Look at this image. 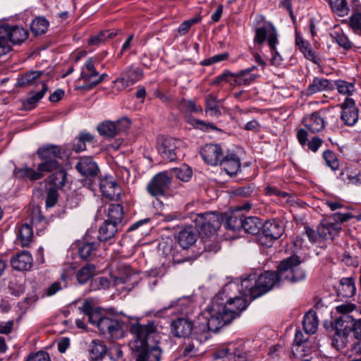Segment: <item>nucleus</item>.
I'll use <instances>...</instances> for the list:
<instances>
[{
    "mask_svg": "<svg viewBox=\"0 0 361 361\" xmlns=\"http://www.w3.org/2000/svg\"><path fill=\"white\" fill-rule=\"evenodd\" d=\"M340 178L348 185H357L360 182L359 173L349 169H345L341 172Z\"/></svg>",
    "mask_w": 361,
    "mask_h": 361,
    "instance_id": "09e8293b",
    "label": "nucleus"
},
{
    "mask_svg": "<svg viewBox=\"0 0 361 361\" xmlns=\"http://www.w3.org/2000/svg\"><path fill=\"white\" fill-rule=\"evenodd\" d=\"M44 74L42 71H30L25 73L18 78L17 85L20 87L36 85Z\"/></svg>",
    "mask_w": 361,
    "mask_h": 361,
    "instance_id": "bb28decb",
    "label": "nucleus"
},
{
    "mask_svg": "<svg viewBox=\"0 0 361 361\" xmlns=\"http://www.w3.org/2000/svg\"><path fill=\"white\" fill-rule=\"evenodd\" d=\"M29 33L24 27L18 25L4 24L0 26V39H6L8 42L20 44L28 37Z\"/></svg>",
    "mask_w": 361,
    "mask_h": 361,
    "instance_id": "f8f14e48",
    "label": "nucleus"
},
{
    "mask_svg": "<svg viewBox=\"0 0 361 361\" xmlns=\"http://www.w3.org/2000/svg\"><path fill=\"white\" fill-rule=\"evenodd\" d=\"M108 75L106 73L99 74L94 67V61L89 58L81 68L78 80H83L85 85L78 87L79 90H90L100 84Z\"/></svg>",
    "mask_w": 361,
    "mask_h": 361,
    "instance_id": "0eeeda50",
    "label": "nucleus"
},
{
    "mask_svg": "<svg viewBox=\"0 0 361 361\" xmlns=\"http://www.w3.org/2000/svg\"><path fill=\"white\" fill-rule=\"evenodd\" d=\"M235 79V73H231L228 70H225L221 74L216 76L213 81L214 84H219L221 82H227L231 85H234Z\"/></svg>",
    "mask_w": 361,
    "mask_h": 361,
    "instance_id": "052dcab7",
    "label": "nucleus"
},
{
    "mask_svg": "<svg viewBox=\"0 0 361 361\" xmlns=\"http://www.w3.org/2000/svg\"><path fill=\"white\" fill-rule=\"evenodd\" d=\"M318 324V319L315 312L310 311L304 316L302 325L307 335L314 334L317 331Z\"/></svg>",
    "mask_w": 361,
    "mask_h": 361,
    "instance_id": "473e14b6",
    "label": "nucleus"
},
{
    "mask_svg": "<svg viewBox=\"0 0 361 361\" xmlns=\"http://www.w3.org/2000/svg\"><path fill=\"white\" fill-rule=\"evenodd\" d=\"M333 42H336L341 47L345 49H349L352 47V43L343 32L340 31H333L330 34Z\"/></svg>",
    "mask_w": 361,
    "mask_h": 361,
    "instance_id": "3c124183",
    "label": "nucleus"
},
{
    "mask_svg": "<svg viewBox=\"0 0 361 361\" xmlns=\"http://www.w3.org/2000/svg\"><path fill=\"white\" fill-rule=\"evenodd\" d=\"M340 230L341 228L338 225L324 221L318 226L317 233L319 237L324 240H333Z\"/></svg>",
    "mask_w": 361,
    "mask_h": 361,
    "instance_id": "a878e982",
    "label": "nucleus"
},
{
    "mask_svg": "<svg viewBox=\"0 0 361 361\" xmlns=\"http://www.w3.org/2000/svg\"><path fill=\"white\" fill-rule=\"evenodd\" d=\"M42 90L36 93L31 92L26 101L23 102V106L26 110L34 109L38 102L44 97L48 91V87L45 82L42 83Z\"/></svg>",
    "mask_w": 361,
    "mask_h": 361,
    "instance_id": "2f4dec72",
    "label": "nucleus"
},
{
    "mask_svg": "<svg viewBox=\"0 0 361 361\" xmlns=\"http://www.w3.org/2000/svg\"><path fill=\"white\" fill-rule=\"evenodd\" d=\"M196 230L192 226H185L178 234L177 239L179 245L183 249H188L197 240Z\"/></svg>",
    "mask_w": 361,
    "mask_h": 361,
    "instance_id": "5701e85b",
    "label": "nucleus"
},
{
    "mask_svg": "<svg viewBox=\"0 0 361 361\" xmlns=\"http://www.w3.org/2000/svg\"><path fill=\"white\" fill-rule=\"evenodd\" d=\"M123 217V207L118 204H110L108 208V219L106 221L116 225L120 224Z\"/></svg>",
    "mask_w": 361,
    "mask_h": 361,
    "instance_id": "58836bf2",
    "label": "nucleus"
},
{
    "mask_svg": "<svg viewBox=\"0 0 361 361\" xmlns=\"http://www.w3.org/2000/svg\"><path fill=\"white\" fill-rule=\"evenodd\" d=\"M335 84L340 94L350 95L355 92V85L352 82L339 80L335 81Z\"/></svg>",
    "mask_w": 361,
    "mask_h": 361,
    "instance_id": "bf43d9fd",
    "label": "nucleus"
},
{
    "mask_svg": "<svg viewBox=\"0 0 361 361\" xmlns=\"http://www.w3.org/2000/svg\"><path fill=\"white\" fill-rule=\"evenodd\" d=\"M180 110L185 114V120L192 126L201 130H207L209 128L216 129L212 124L206 123L204 121L191 118L190 114L202 113L203 109L195 101L183 99L179 104Z\"/></svg>",
    "mask_w": 361,
    "mask_h": 361,
    "instance_id": "9d476101",
    "label": "nucleus"
},
{
    "mask_svg": "<svg viewBox=\"0 0 361 361\" xmlns=\"http://www.w3.org/2000/svg\"><path fill=\"white\" fill-rule=\"evenodd\" d=\"M332 85L331 82L322 78H315L308 87V92L310 94H314L319 92H322L332 89Z\"/></svg>",
    "mask_w": 361,
    "mask_h": 361,
    "instance_id": "c9c22d12",
    "label": "nucleus"
},
{
    "mask_svg": "<svg viewBox=\"0 0 361 361\" xmlns=\"http://www.w3.org/2000/svg\"><path fill=\"white\" fill-rule=\"evenodd\" d=\"M284 231L282 225L276 221H267L263 225L262 233L260 235L261 244L270 247L274 240L279 238Z\"/></svg>",
    "mask_w": 361,
    "mask_h": 361,
    "instance_id": "4468645a",
    "label": "nucleus"
},
{
    "mask_svg": "<svg viewBox=\"0 0 361 361\" xmlns=\"http://www.w3.org/2000/svg\"><path fill=\"white\" fill-rule=\"evenodd\" d=\"M79 310L88 317L90 323L97 325L103 335L114 339L123 337V323L115 316H102L100 310L94 306L92 298L85 299Z\"/></svg>",
    "mask_w": 361,
    "mask_h": 361,
    "instance_id": "20e7f679",
    "label": "nucleus"
},
{
    "mask_svg": "<svg viewBox=\"0 0 361 361\" xmlns=\"http://www.w3.org/2000/svg\"><path fill=\"white\" fill-rule=\"evenodd\" d=\"M300 264L299 257L293 255L281 262L277 267V271H267L257 277L256 276L255 283L258 292H255V295L260 297L269 291L274 286L279 285L282 281L290 283L304 281L306 274Z\"/></svg>",
    "mask_w": 361,
    "mask_h": 361,
    "instance_id": "7ed1b4c3",
    "label": "nucleus"
},
{
    "mask_svg": "<svg viewBox=\"0 0 361 361\" xmlns=\"http://www.w3.org/2000/svg\"><path fill=\"white\" fill-rule=\"evenodd\" d=\"M32 257L28 251L16 253L11 259V267L18 271H27L32 266Z\"/></svg>",
    "mask_w": 361,
    "mask_h": 361,
    "instance_id": "4be33fe9",
    "label": "nucleus"
},
{
    "mask_svg": "<svg viewBox=\"0 0 361 361\" xmlns=\"http://www.w3.org/2000/svg\"><path fill=\"white\" fill-rule=\"evenodd\" d=\"M99 188L103 196L111 200H116L121 195V187L112 177H104L101 179Z\"/></svg>",
    "mask_w": 361,
    "mask_h": 361,
    "instance_id": "6ab92c4d",
    "label": "nucleus"
},
{
    "mask_svg": "<svg viewBox=\"0 0 361 361\" xmlns=\"http://www.w3.org/2000/svg\"><path fill=\"white\" fill-rule=\"evenodd\" d=\"M66 176V171L62 168L51 173L49 177V183L52 185L50 188H55L56 190L61 188L65 185Z\"/></svg>",
    "mask_w": 361,
    "mask_h": 361,
    "instance_id": "79ce46f5",
    "label": "nucleus"
},
{
    "mask_svg": "<svg viewBox=\"0 0 361 361\" xmlns=\"http://www.w3.org/2000/svg\"><path fill=\"white\" fill-rule=\"evenodd\" d=\"M130 332L133 335V339L129 345L135 361L161 360L162 350L157 345L159 334L154 322L146 324L138 322L132 324Z\"/></svg>",
    "mask_w": 361,
    "mask_h": 361,
    "instance_id": "f03ea898",
    "label": "nucleus"
},
{
    "mask_svg": "<svg viewBox=\"0 0 361 361\" xmlns=\"http://www.w3.org/2000/svg\"><path fill=\"white\" fill-rule=\"evenodd\" d=\"M159 251H161L162 255L165 257H173L174 250L173 249L172 240H170L169 242L163 241L160 243L159 245Z\"/></svg>",
    "mask_w": 361,
    "mask_h": 361,
    "instance_id": "774afa93",
    "label": "nucleus"
},
{
    "mask_svg": "<svg viewBox=\"0 0 361 361\" xmlns=\"http://www.w3.org/2000/svg\"><path fill=\"white\" fill-rule=\"evenodd\" d=\"M348 334L343 332H336L332 336V345L337 350L343 349L348 343Z\"/></svg>",
    "mask_w": 361,
    "mask_h": 361,
    "instance_id": "6e6d98bb",
    "label": "nucleus"
},
{
    "mask_svg": "<svg viewBox=\"0 0 361 361\" xmlns=\"http://www.w3.org/2000/svg\"><path fill=\"white\" fill-rule=\"evenodd\" d=\"M57 190L55 188H49L46 197V206L47 207H52L56 204L58 200Z\"/></svg>",
    "mask_w": 361,
    "mask_h": 361,
    "instance_id": "338daca9",
    "label": "nucleus"
},
{
    "mask_svg": "<svg viewBox=\"0 0 361 361\" xmlns=\"http://www.w3.org/2000/svg\"><path fill=\"white\" fill-rule=\"evenodd\" d=\"M116 35V32L114 30H105L101 32L98 35L91 37L89 39V44L92 45H95L108 39H111Z\"/></svg>",
    "mask_w": 361,
    "mask_h": 361,
    "instance_id": "680f3d73",
    "label": "nucleus"
},
{
    "mask_svg": "<svg viewBox=\"0 0 361 361\" xmlns=\"http://www.w3.org/2000/svg\"><path fill=\"white\" fill-rule=\"evenodd\" d=\"M199 353L198 348L195 346L194 343H186L183 348L182 355L184 357H193Z\"/></svg>",
    "mask_w": 361,
    "mask_h": 361,
    "instance_id": "69168bd1",
    "label": "nucleus"
},
{
    "mask_svg": "<svg viewBox=\"0 0 361 361\" xmlns=\"http://www.w3.org/2000/svg\"><path fill=\"white\" fill-rule=\"evenodd\" d=\"M37 154L41 160H51L61 157V149L57 145H48L39 147Z\"/></svg>",
    "mask_w": 361,
    "mask_h": 361,
    "instance_id": "cd10ccee",
    "label": "nucleus"
},
{
    "mask_svg": "<svg viewBox=\"0 0 361 361\" xmlns=\"http://www.w3.org/2000/svg\"><path fill=\"white\" fill-rule=\"evenodd\" d=\"M93 142L94 136L91 133L82 132L74 139L72 149L75 152H80L86 149L87 143H92Z\"/></svg>",
    "mask_w": 361,
    "mask_h": 361,
    "instance_id": "7c9ffc66",
    "label": "nucleus"
},
{
    "mask_svg": "<svg viewBox=\"0 0 361 361\" xmlns=\"http://www.w3.org/2000/svg\"><path fill=\"white\" fill-rule=\"evenodd\" d=\"M205 111L209 116L219 117L221 115V111L219 109V100L214 94H209L205 98Z\"/></svg>",
    "mask_w": 361,
    "mask_h": 361,
    "instance_id": "e433bc0d",
    "label": "nucleus"
},
{
    "mask_svg": "<svg viewBox=\"0 0 361 361\" xmlns=\"http://www.w3.org/2000/svg\"><path fill=\"white\" fill-rule=\"evenodd\" d=\"M237 288L238 285L235 283L226 284L222 292L216 294L207 306L205 314L208 318V323L203 326L202 334L201 335L202 340L208 337L207 331L208 329H211L213 332H217L221 327L231 322L234 318L239 316L242 311L246 309L249 298L244 295L243 297H230L226 299V302H225L224 293Z\"/></svg>",
    "mask_w": 361,
    "mask_h": 361,
    "instance_id": "f257e3e1",
    "label": "nucleus"
},
{
    "mask_svg": "<svg viewBox=\"0 0 361 361\" xmlns=\"http://www.w3.org/2000/svg\"><path fill=\"white\" fill-rule=\"evenodd\" d=\"M43 161H44L39 164L37 167V170L42 174L44 172H51L54 171H57L61 168L56 159Z\"/></svg>",
    "mask_w": 361,
    "mask_h": 361,
    "instance_id": "4d7b16f0",
    "label": "nucleus"
},
{
    "mask_svg": "<svg viewBox=\"0 0 361 361\" xmlns=\"http://www.w3.org/2000/svg\"><path fill=\"white\" fill-rule=\"evenodd\" d=\"M352 331L355 338L358 341L354 345L353 350L357 353H361V319L355 320Z\"/></svg>",
    "mask_w": 361,
    "mask_h": 361,
    "instance_id": "13d9d810",
    "label": "nucleus"
},
{
    "mask_svg": "<svg viewBox=\"0 0 361 361\" xmlns=\"http://www.w3.org/2000/svg\"><path fill=\"white\" fill-rule=\"evenodd\" d=\"M181 145V140L173 137H167L163 139L161 142L158 145L157 150L164 159L173 161L178 159V154L180 152V147Z\"/></svg>",
    "mask_w": 361,
    "mask_h": 361,
    "instance_id": "ddd939ff",
    "label": "nucleus"
},
{
    "mask_svg": "<svg viewBox=\"0 0 361 361\" xmlns=\"http://www.w3.org/2000/svg\"><path fill=\"white\" fill-rule=\"evenodd\" d=\"M95 250V243H82L78 245V252L80 258L83 259H87L92 257Z\"/></svg>",
    "mask_w": 361,
    "mask_h": 361,
    "instance_id": "603ef678",
    "label": "nucleus"
},
{
    "mask_svg": "<svg viewBox=\"0 0 361 361\" xmlns=\"http://www.w3.org/2000/svg\"><path fill=\"white\" fill-rule=\"evenodd\" d=\"M339 293L346 298L353 296L356 292L354 281L352 278H343L338 288Z\"/></svg>",
    "mask_w": 361,
    "mask_h": 361,
    "instance_id": "f704fd0d",
    "label": "nucleus"
},
{
    "mask_svg": "<svg viewBox=\"0 0 361 361\" xmlns=\"http://www.w3.org/2000/svg\"><path fill=\"white\" fill-rule=\"evenodd\" d=\"M295 44L307 59L316 63L314 52L311 49L309 42L304 40L298 33L295 35Z\"/></svg>",
    "mask_w": 361,
    "mask_h": 361,
    "instance_id": "4c0bfd02",
    "label": "nucleus"
},
{
    "mask_svg": "<svg viewBox=\"0 0 361 361\" xmlns=\"http://www.w3.org/2000/svg\"><path fill=\"white\" fill-rule=\"evenodd\" d=\"M97 129L101 135L106 137H112L118 134L116 123L109 121L99 124Z\"/></svg>",
    "mask_w": 361,
    "mask_h": 361,
    "instance_id": "c03bdc74",
    "label": "nucleus"
},
{
    "mask_svg": "<svg viewBox=\"0 0 361 361\" xmlns=\"http://www.w3.org/2000/svg\"><path fill=\"white\" fill-rule=\"evenodd\" d=\"M200 154L204 161L212 166L219 164L224 156L221 147L216 144L205 145L202 147Z\"/></svg>",
    "mask_w": 361,
    "mask_h": 361,
    "instance_id": "f3484780",
    "label": "nucleus"
},
{
    "mask_svg": "<svg viewBox=\"0 0 361 361\" xmlns=\"http://www.w3.org/2000/svg\"><path fill=\"white\" fill-rule=\"evenodd\" d=\"M308 340V336H305L300 331H298L295 334L294 339V348L293 351L295 353H300L302 351L303 344H305Z\"/></svg>",
    "mask_w": 361,
    "mask_h": 361,
    "instance_id": "e2e57ef3",
    "label": "nucleus"
},
{
    "mask_svg": "<svg viewBox=\"0 0 361 361\" xmlns=\"http://www.w3.org/2000/svg\"><path fill=\"white\" fill-rule=\"evenodd\" d=\"M257 25L259 27L255 30L254 42L262 45L267 39L268 45L271 51L270 63L276 67H279L283 64V57L276 49V45L279 44L278 33L276 29L271 23L264 21L262 16L256 17Z\"/></svg>",
    "mask_w": 361,
    "mask_h": 361,
    "instance_id": "39448f33",
    "label": "nucleus"
},
{
    "mask_svg": "<svg viewBox=\"0 0 361 361\" xmlns=\"http://www.w3.org/2000/svg\"><path fill=\"white\" fill-rule=\"evenodd\" d=\"M169 172L171 178L175 176L178 179L185 182L188 181L192 176V171L187 165H183L179 168H173Z\"/></svg>",
    "mask_w": 361,
    "mask_h": 361,
    "instance_id": "de8ad7c7",
    "label": "nucleus"
},
{
    "mask_svg": "<svg viewBox=\"0 0 361 361\" xmlns=\"http://www.w3.org/2000/svg\"><path fill=\"white\" fill-rule=\"evenodd\" d=\"M214 357L222 361H247L243 349L233 344L219 348L216 351Z\"/></svg>",
    "mask_w": 361,
    "mask_h": 361,
    "instance_id": "2eb2a0df",
    "label": "nucleus"
},
{
    "mask_svg": "<svg viewBox=\"0 0 361 361\" xmlns=\"http://www.w3.org/2000/svg\"><path fill=\"white\" fill-rule=\"evenodd\" d=\"M341 117L344 123L348 126H353L357 121L358 109L353 99L346 98L342 104Z\"/></svg>",
    "mask_w": 361,
    "mask_h": 361,
    "instance_id": "a211bd4d",
    "label": "nucleus"
},
{
    "mask_svg": "<svg viewBox=\"0 0 361 361\" xmlns=\"http://www.w3.org/2000/svg\"><path fill=\"white\" fill-rule=\"evenodd\" d=\"M18 236L22 246H27L33 238L32 227L28 224H24L18 230Z\"/></svg>",
    "mask_w": 361,
    "mask_h": 361,
    "instance_id": "a19ab883",
    "label": "nucleus"
},
{
    "mask_svg": "<svg viewBox=\"0 0 361 361\" xmlns=\"http://www.w3.org/2000/svg\"><path fill=\"white\" fill-rule=\"evenodd\" d=\"M224 170L231 176L236 175L240 171V161L234 154H228L223 156L220 163Z\"/></svg>",
    "mask_w": 361,
    "mask_h": 361,
    "instance_id": "b1692460",
    "label": "nucleus"
},
{
    "mask_svg": "<svg viewBox=\"0 0 361 361\" xmlns=\"http://www.w3.org/2000/svg\"><path fill=\"white\" fill-rule=\"evenodd\" d=\"M256 274H250L247 277L243 279L241 281V291L245 297L249 298L252 300L259 295H255L257 291V286L256 285Z\"/></svg>",
    "mask_w": 361,
    "mask_h": 361,
    "instance_id": "393cba45",
    "label": "nucleus"
},
{
    "mask_svg": "<svg viewBox=\"0 0 361 361\" xmlns=\"http://www.w3.org/2000/svg\"><path fill=\"white\" fill-rule=\"evenodd\" d=\"M95 272V266L87 264L81 268L77 273L76 277L78 282L81 284L85 283Z\"/></svg>",
    "mask_w": 361,
    "mask_h": 361,
    "instance_id": "8fccbe9b",
    "label": "nucleus"
},
{
    "mask_svg": "<svg viewBox=\"0 0 361 361\" xmlns=\"http://www.w3.org/2000/svg\"><path fill=\"white\" fill-rule=\"evenodd\" d=\"M142 76L141 70L130 67L122 73L120 78L114 80V84L118 90H121L140 80Z\"/></svg>",
    "mask_w": 361,
    "mask_h": 361,
    "instance_id": "dca6fc26",
    "label": "nucleus"
},
{
    "mask_svg": "<svg viewBox=\"0 0 361 361\" xmlns=\"http://www.w3.org/2000/svg\"><path fill=\"white\" fill-rule=\"evenodd\" d=\"M117 232V225L105 220L99 230L98 238L100 241H106L114 237Z\"/></svg>",
    "mask_w": 361,
    "mask_h": 361,
    "instance_id": "72a5a7b5",
    "label": "nucleus"
},
{
    "mask_svg": "<svg viewBox=\"0 0 361 361\" xmlns=\"http://www.w3.org/2000/svg\"><path fill=\"white\" fill-rule=\"evenodd\" d=\"M202 319L203 320L202 322L200 321V318H198V322L195 324L187 318L176 319L171 322V333L173 336L178 338H186L192 334L194 338L199 343L204 342L210 338V332L213 331L211 329H208V330H207L208 337L204 340L201 339L203 326L208 323V318L205 314V310L203 312Z\"/></svg>",
    "mask_w": 361,
    "mask_h": 361,
    "instance_id": "423d86ee",
    "label": "nucleus"
},
{
    "mask_svg": "<svg viewBox=\"0 0 361 361\" xmlns=\"http://www.w3.org/2000/svg\"><path fill=\"white\" fill-rule=\"evenodd\" d=\"M75 169L81 175L90 179L96 177L99 171L97 164L90 157L80 158L75 166Z\"/></svg>",
    "mask_w": 361,
    "mask_h": 361,
    "instance_id": "aec40b11",
    "label": "nucleus"
},
{
    "mask_svg": "<svg viewBox=\"0 0 361 361\" xmlns=\"http://www.w3.org/2000/svg\"><path fill=\"white\" fill-rule=\"evenodd\" d=\"M302 123L312 133H318L324 128L326 121L319 112H314L305 116Z\"/></svg>",
    "mask_w": 361,
    "mask_h": 361,
    "instance_id": "412c9836",
    "label": "nucleus"
},
{
    "mask_svg": "<svg viewBox=\"0 0 361 361\" xmlns=\"http://www.w3.org/2000/svg\"><path fill=\"white\" fill-rule=\"evenodd\" d=\"M356 306L353 303H345L336 307L341 315L336 319L334 330L336 332H343L349 334L352 331L355 319L352 313Z\"/></svg>",
    "mask_w": 361,
    "mask_h": 361,
    "instance_id": "1a4fd4ad",
    "label": "nucleus"
},
{
    "mask_svg": "<svg viewBox=\"0 0 361 361\" xmlns=\"http://www.w3.org/2000/svg\"><path fill=\"white\" fill-rule=\"evenodd\" d=\"M222 216L216 212L198 214L194 220L196 227L206 238L214 237L221 224Z\"/></svg>",
    "mask_w": 361,
    "mask_h": 361,
    "instance_id": "6e6552de",
    "label": "nucleus"
},
{
    "mask_svg": "<svg viewBox=\"0 0 361 361\" xmlns=\"http://www.w3.org/2000/svg\"><path fill=\"white\" fill-rule=\"evenodd\" d=\"M30 221L36 227L37 233H39V231H42L47 224L46 219L42 215L40 209L37 207L32 209Z\"/></svg>",
    "mask_w": 361,
    "mask_h": 361,
    "instance_id": "ea45409f",
    "label": "nucleus"
},
{
    "mask_svg": "<svg viewBox=\"0 0 361 361\" xmlns=\"http://www.w3.org/2000/svg\"><path fill=\"white\" fill-rule=\"evenodd\" d=\"M90 357L92 360H102L107 353V347L103 341L93 340L90 345Z\"/></svg>",
    "mask_w": 361,
    "mask_h": 361,
    "instance_id": "c85d7f7f",
    "label": "nucleus"
},
{
    "mask_svg": "<svg viewBox=\"0 0 361 361\" xmlns=\"http://www.w3.org/2000/svg\"><path fill=\"white\" fill-rule=\"evenodd\" d=\"M171 182V176L169 171H162L154 175L147 183V192L154 197L165 195Z\"/></svg>",
    "mask_w": 361,
    "mask_h": 361,
    "instance_id": "9b49d317",
    "label": "nucleus"
},
{
    "mask_svg": "<svg viewBox=\"0 0 361 361\" xmlns=\"http://www.w3.org/2000/svg\"><path fill=\"white\" fill-rule=\"evenodd\" d=\"M49 22L45 18L38 17L32 21L30 29L35 35H42L47 30Z\"/></svg>",
    "mask_w": 361,
    "mask_h": 361,
    "instance_id": "a18cd8bd",
    "label": "nucleus"
},
{
    "mask_svg": "<svg viewBox=\"0 0 361 361\" xmlns=\"http://www.w3.org/2000/svg\"><path fill=\"white\" fill-rule=\"evenodd\" d=\"M262 226V223L259 218L250 216L243 219L241 229L249 234L256 235Z\"/></svg>",
    "mask_w": 361,
    "mask_h": 361,
    "instance_id": "c756f323",
    "label": "nucleus"
},
{
    "mask_svg": "<svg viewBox=\"0 0 361 361\" xmlns=\"http://www.w3.org/2000/svg\"><path fill=\"white\" fill-rule=\"evenodd\" d=\"M258 75L255 73H250L249 70H242L235 73V79L234 80L235 85H247L252 82Z\"/></svg>",
    "mask_w": 361,
    "mask_h": 361,
    "instance_id": "37998d69",
    "label": "nucleus"
},
{
    "mask_svg": "<svg viewBox=\"0 0 361 361\" xmlns=\"http://www.w3.org/2000/svg\"><path fill=\"white\" fill-rule=\"evenodd\" d=\"M243 219L235 212L226 219L224 226L227 229L238 231L241 229Z\"/></svg>",
    "mask_w": 361,
    "mask_h": 361,
    "instance_id": "864d4df0",
    "label": "nucleus"
},
{
    "mask_svg": "<svg viewBox=\"0 0 361 361\" xmlns=\"http://www.w3.org/2000/svg\"><path fill=\"white\" fill-rule=\"evenodd\" d=\"M332 10L339 16L348 13L349 8L345 0H329Z\"/></svg>",
    "mask_w": 361,
    "mask_h": 361,
    "instance_id": "5fc2aeb1",
    "label": "nucleus"
},
{
    "mask_svg": "<svg viewBox=\"0 0 361 361\" xmlns=\"http://www.w3.org/2000/svg\"><path fill=\"white\" fill-rule=\"evenodd\" d=\"M15 174L20 178H27L30 180H39L43 176V174L39 173L38 170L36 171L34 169L27 167L16 169Z\"/></svg>",
    "mask_w": 361,
    "mask_h": 361,
    "instance_id": "49530a36",
    "label": "nucleus"
},
{
    "mask_svg": "<svg viewBox=\"0 0 361 361\" xmlns=\"http://www.w3.org/2000/svg\"><path fill=\"white\" fill-rule=\"evenodd\" d=\"M323 157L326 164L332 169L336 170L338 168V162L336 155L329 150H326L323 154Z\"/></svg>",
    "mask_w": 361,
    "mask_h": 361,
    "instance_id": "0e129e2a",
    "label": "nucleus"
}]
</instances>
